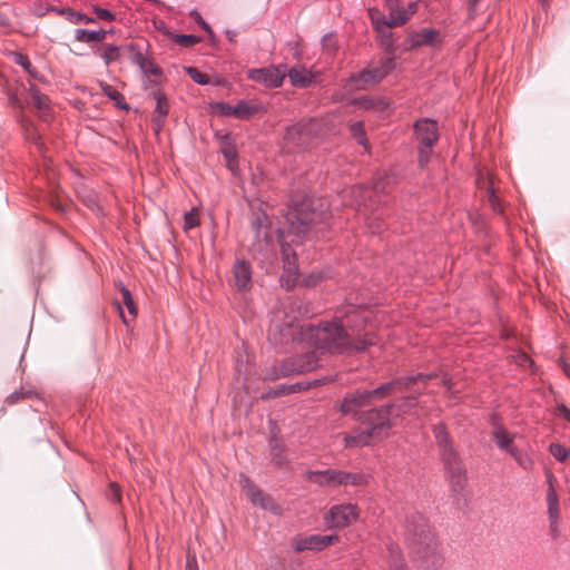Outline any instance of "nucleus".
I'll list each match as a JSON object with an SVG mask.
<instances>
[{
    "instance_id": "nucleus-28",
    "label": "nucleus",
    "mask_w": 570,
    "mask_h": 570,
    "mask_svg": "<svg viewBox=\"0 0 570 570\" xmlns=\"http://www.w3.org/2000/svg\"><path fill=\"white\" fill-rule=\"evenodd\" d=\"M397 407L401 413L414 415L417 419H422L425 415L423 407L417 405L414 396L406 397Z\"/></svg>"
},
{
    "instance_id": "nucleus-63",
    "label": "nucleus",
    "mask_w": 570,
    "mask_h": 570,
    "mask_svg": "<svg viewBox=\"0 0 570 570\" xmlns=\"http://www.w3.org/2000/svg\"><path fill=\"white\" fill-rule=\"evenodd\" d=\"M35 13L39 17L43 16L45 14V11L42 9H39L37 11H35Z\"/></svg>"
},
{
    "instance_id": "nucleus-50",
    "label": "nucleus",
    "mask_w": 570,
    "mask_h": 570,
    "mask_svg": "<svg viewBox=\"0 0 570 570\" xmlns=\"http://www.w3.org/2000/svg\"><path fill=\"white\" fill-rule=\"evenodd\" d=\"M281 250H282V256H283L284 264L287 263V262H291L293 259H296L295 258V253L291 249L289 246L282 244L281 245Z\"/></svg>"
},
{
    "instance_id": "nucleus-42",
    "label": "nucleus",
    "mask_w": 570,
    "mask_h": 570,
    "mask_svg": "<svg viewBox=\"0 0 570 570\" xmlns=\"http://www.w3.org/2000/svg\"><path fill=\"white\" fill-rule=\"evenodd\" d=\"M199 219L198 214L195 208H191L184 215V229L189 230L196 226H198Z\"/></svg>"
},
{
    "instance_id": "nucleus-16",
    "label": "nucleus",
    "mask_w": 570,
    "mask_h": 570,
    "mask_svg": "<svg viewBox=\"0 0 570 570\" xmlns=\"http://www.w3.org/2000/svg\"><path fill=\"white\" fill-rule=\"evenodd\" d=\"M214 109L220 116L236 117L238 119H248L256 111L255 107L249 106L244 100H239L235 106L227 102H216Z\"/></svg>"
},
{
    "instance_id": "nucleus-41",
    "label": "nucleus",
    "mask_w": 570,
    "mask_h": 570,
    "mask_svg": "<svg viewBox=\"0 0 570 570\" xmlns=\"http://www.w3.org/2000/svg\"><path fill=\"white\" fill-rule=\"evenodd\" d=\"M271 456L275 464L281 465L285 462L284 449L277 442L271 443Z\"/></svg>"
},
{
    "instance_id": "nucleus-11",
    "label": "nucleus",
    "mask_w": 570,
    "mask_h": 570,
    "mask_svg": "<svg viewBox=\"0 0 570 570\" xmlns=\"http://www.w3.org/2000/svg\"><path fill=\"white\" fill-rule=\"evenodd\" d=\"M286 77L285 66H269L265 68L250 69L248 71V78L255 82L262 83L268 88H277L282 86L284 78Z\"/></svg>"
},
{
    "instance_id": "nucleus-36",
    "label": "nucleus",
    "mask_w": 570,
    "mask_h": 570,
    "mask_svg": "<svg viewBox=\"0 0 570 570\" xmlns=\"http://www.w3.org/2000/svg\"><path fill=\"white\" fill-rule=\"evenodd\" d=\"M119 291H120L121 296H122V303L127 307L128 313L132 317H135L136 314H137V308H136V305L134 303V299H132L130 291L126 286H124L122 284H119Z\"/></svg>"
},
{
    "instance_id": "nucleus-21",
    "label": "nucleus",
    "mask_w": 570,
    "mask_h": 570,
    "mask_svg": "<svg viewBox=\"0 0 570 570\" xmlns=\"http://www.w3.org/2000/svg\"><path fill=\"white\" fill-rule=\"evenodd\" d=\"M28 104L38 110L39 117L47 121L49 111V99L42 95L35 86L29 89Z\"/></svg>"
},
{
    "instance_id": "nucleus-22",
    "label": "nucleus",
    "mask_w": 570,
    "mask_h": 570,
    "mask_svg": "<svg viewBox=\"0 0 570 570\" xmlns=\"http://www.w3.org/2000/svg\"><path fill=\"white\" fill-rule=\"evenodd\" d=\"M386 561L389 570H407L406 562L403 558L400 547L394 542L386 543Z\"/></svg>"
},
{
    "instance_id": "nucleus-6",
    "label": "nucleus",
    "mask_w": 570,
    "mask_h": 570,
    "mask_svg": "<svg viewBox=\"0 0 570 570\" xmlns=\"http://www.w3.org/2000/svg\"><path fill=\"white\" fill-rule=\"evenodd\" d=\"M323 219L324 214L316 210L314 202L309 199H304L301 204L295 205L287 216L292 230L297 235L307 233L311 225L321 223Z\"/></svg>"
},
{
    "instance_id": "nucleus-64",
    "label": "nucleus",
    "mask_w": 570,
    "mask_h": 570,
    "mask_svg": "<svg viewBox=\"0 0 570 570\" xmlns=\"http://www.w3.org/2000/svg\"><path fill=\"white\" fill-rule=\"evenodd\" d=\"M118 309H119V312H120V315H121V318H122L124 323H125V324H127V320L125 318V316H124V314H122V311H121V308H120V306H119V305H118Z\"/></svg>"
},
{
    "instance_id": "nucleus-58",
    "label": "nucleus",
    "mask_w": 570,
    "mask_h": 570,
    "mask_svg": "<svg viewBox=\"0 0 570 570\" xmlns=\"http://www.w3.org/2000/svg\"><path fill=\"white\" fill-rule=\"evenodd\" d=\"M278 395H281V392L277 391V389H272V390L268 391L266 397H276Z\"/></svg>"
},
{
    "instance_id": "nucleus-18",
    "label": "nucleus",
    "mask_w": 570,
    "mask_h": 570,
    "mask_svg": "<svg viewBox=\"0 0 570 570\" xmlns=\"http://www.w3.org/2000/svg\"><path fill=\"white\" fill-rule=\"evenodd\" d=\"M234 286L238 291L248 288L252 281L250 264L244 259H237L232 268Z\"/></svg>"
},
{
    "instance_id": "nucleus-35",
    "label": "nucleus",
    "mask_w": 570,
    "mask_h": 570,
    "mask_svg": "<svg viewBox=\"0 0 570 570\" xmlns=\"http://www.w3.org/2000/svg\"><path fill=\"white\" fill-rule=\"evenodd\" d=\"M309 132V128L305 124H297L294 126H291L286 130L285 139L288 141H292L293 144H298V141H295V137L299 136L302 137L305 134Z\"/></svg>"
},
{
    "instance_id": "nucleus-7",
    "label": "nucleus",
    "mask_w": 570,
    "mask_h": 570,
    "mask_svg": "<svg viewBox=\"0 0 570 570\" xmlns=\"http://www.w3.org/2000/svg\"><path fill=\"white\" fill-rule=\"evenodd\" d=\"M415 138L421 144L419 148V163L424 166L439 139L438 125L429 118L420 119L414 125Z\"/></svg>"
},
{
    "instance_id": "nucleus-46",
    "label": "nucleus",
    "mask_w": 570,
    "mask_h": 570,
    "mask_svg": "<svg viewBox=\"0 0 570 570\" xmlns=\"http://www.w3.org/2000/svg\"><path fill=\"white\" fill-rule=\"evenodd\" d=\"M189 14L204 31H206L209 36H213L214 32L210 26L203 19V17L197 10H191Z\"/></svg>"
},
{
    "instance_id": "nucleus-30",
    "label": "nucleus",
    "mask_w": 570,
    "mask_h": 570,
    "mask_svg": "<svg viewBox=\"0 0 570 570\" xmlns=\"http://www.w3.org/2000/svg\"><path fill=\"white\" fill-rule=\"evenodd\" d=\"M99 87L102 92L112 101H115L116 106L120 109H128L127 104L125 102L124 96L112 86L106 82H99Z\"/></svg>"
},
{
    "instance_id": "nucleus-43",
    "label": "nucleus",
    "mask_w": 570,
    "mask_h": 570,
    "mask_svg": "<svg viewBox=\"0 0 570 570\" xmlns=\"http://www.w3.org/2000/svg\"><path fill=\"white\" fill-rule=\"evenodd\" d=\"M510 455L518 462V464L522 469H524V470L532 469L533 461L528 455H523L518 449H515Z\"/></svg>"
},
{
    "instance_id": "nucleus-52",
    "label": "nucleus",
    "mask_w": 570,
    "mask_h": 570,
    "mask_svg": "<svg viewBox=\"0 0 570 570\" xmlns=\"http://www.w3.org/2000/svg\"><path fill=\"white\" fill-rule=\"evenodd\" d=\"M276 389H277V391L281 392V395H284V394H289V393L296 392L299 389V385L298 384H295V385H282V386L276 387Z\"/></svg>"
},
{
    "instance_id": "nucleus-60",
    "label": "nucleus",
    "mask_w": 570,
    "mask_h": 570,
    "mask_svg": "<svg viewBox=\"0 0 570 570\" xmlns=\"http://www.w3.org/2000/svg\"><path fill=\"white\" fill-rule=\"evenodd\" d=\"M374 190H375L376 193H379V191H384V186L382 185V183H381V181H376V183L374 184Z\"/></svg>"
},
{
    "instance_id": "nucleus-12",
    "label": "nucleus",
    "mask_w": 570,
    "mask_h": 570,
    "mask_svg": "<svg viewBox=\"0 0 570 570\" xmlns=\"http://www.w3.org/2000/svg\"><path fill=\"white\" fill-rule=\"evenodd\" d=\"M373 401L374 399L370 390L355 391L344 397L341 404V412L345 415H352L355 420H358L361 413L368 412L362 411V409L370 405Z\"/></svg>"
},
{
    "instance_id": "nucleus-23",
    "label": "nucleus",
    "mask_w": 570,
    "mask_h": 570,
    "mask_svg": "<svg viewBox=\"0 0 570 570\" xmlns=\"http://www.w3.org/2000/svg\"><path fill=\"white\" fill-rule=\"evenodd\" d=\"M46 11L55 12L57 14L63 16L69 22L73 24L78 23H94L95 19L90 18L86 14L77 12L70 8H57V7H48Z\"/></svg>"
},
{
    "instance_id": "nucleus-3",
    "label": "nucleus",
    "mask_w": 570,
    "mask_h": 570,
    "mask_svg": "<svg viewBox=\"0 0 570 570\" xmlns=\"http://www.w3.org/2000/svg\"><path fill=\"white\" fill-rule=\"evenodd\" d=\"M394 406V404H386L372 409L367 413H361L357 421L366 428H357L351 433L345 434V446L363 448L386 439L392 429L391 412Z\"/></svg>"
},
{
    "instance_id": "nucleus-40",
    "label": "nucleus",
    "mask_w": 570,
    "mask_h": 570,
    "mask_svg": "<svg viewBox=\"0 0 570 570\" xmlns=\"http://www.w3.org/2000/svg\"><path fill=\"white\" fill-rule=\"evenodd\" d=\"M548 481L550 484L548 493H547L548 511L549 510H559V500H558L557 492L554 491L553 485H552V475L551 474L549 475Z\"/></svg>"
},
{
    "instance_id": "nucleus-57",
    "label": "nucleus",
    "mask_w": 570,
    "mask_h": 570,
    "mask_svg": "<svg viewBox=\"0 0 570 570\" xmlns=\"http://www.w3.org/2000/svg\"><path fill=\"white\" fill-rule=\"evenodd\" d=\"M111 490L114 492V495L116 498L117 501L120 500V493H119V488L116 485V484H111Z\"/></svg>"
},
{
    "instance_id": "nucleus-25",
    "label": "nucleus",
    "mask_w": 570,
    "mask_h": 570,
    "mask_svg": "<svg viewBox=\"0 0 570 570\" xmlns=\"http://www.w3.org/2000/svg\"><path fill=\"white\" fill-rule=\"evenodd\" d=\"M337 470L311 471L307 479L321 487H335L337 480Z\"/></svg>"
},
{
    "instance_id": "nucleus-54",
    "label": "nucleus",
    "mask_w": 570,
    "mask_h": 570,
    "mask_svg": "<svg viewBox=\"0 0 570 570\" xmlns=\"http://www.w3.org/2000/svg\"><path fill=\"white\" fill-rule=\"evenodd\" d=\"M559 414L570 423V409L566 405H561L558 407Z\"/></svg>"
},
{
    "instance_id": "nucleus-56",
    "label": "nucleus",
    "mask_w": 570,
    "mask_h": 570,
    "mask_svg": "<svg viewBox=\"0 0 570 570\" xmlns=\"http://www.w3.org/2000/svg\"><path fill=\"white\" fill-rule=\"evenodd\" d=\"M255 228H256V235H257V238H261V235H263V238H264L266 242H268V238H269V237H268V233H267V230H262V229H261V226H256Z\"/></svg>"
},
{
    "instance_id": "nucleus-10",
    "label": "nucleus",
    "mask_w": 570,
    "mask_h": 570,
    "mask_svg": "<svg viewBox=\"0 0 570 570\" xmlns=\"http://www.w3.org/2000/svg\"><path fill=\"white\" fill-rule=\"evenodd\" d=\"M239 484L246 497L254 505L274 514L282 513V508L273 500V498L261 491L252 480L243 473L239 474Z\"/></svg>"
},
{
    "instance_id": "nucleus-37",
    "label": "nucleus",
    "mask_w": 570,
    "mask_h": 570,
    "mask_svg": "<svg viewBox=\"0 0 570 570\" xmlns=\"http://www.w3.org/2000/svg\"><path fill=\"white\" fill-rule=\"evenodd\" d=\"M12 56H13V61L17 65L21 66L30 76L36 77V71L32 68V65L26 55H23L21 52H13Z\"/></svg>"
},
{
    "instance_id": "nucleus-61",
    "label": "nucleus",
    "mask_w": 570,
    "mask_h": 570,
    "mask_svg": "<svg viewBox=\"0 0 570 570\" xmlns=\"http://www.w3.org/2000/svg\"><path fill=\"white\" fill-rule=\"evenodd\" d=\"M397 1L399 0H385L387 7L394 6V3H396Z\"/></svg>"
},
{
    "instance_id": "nucleus-17",
    "label": "nucleus",
    "mask_w": 570,
    "mask_h": 570,
    "mask_svg": "<svg viewBox=\"0 0 570 570\" xmlns=\"http://www.w3.org/2000/svg\"><path fill=\"white\" fill-rule=\"evenodd\" d=\"M491 438L497 446L511 454L517 448L514 445V434L510 433L502 424L498 423L495 417L492 419Z\"/></svg>"
},
{
    "instance_id": "nucleus-26",
    "label": "nucleus",
    "mask_w": 570,
    "mask_h": 570,
    "mask_svg": "<svg viewBox=\"0 0 570 570\" xmlns=\"http://www.w3.org/2000/svg\"><path fill=\"white\" fill-rule=\"evenodd\" d=\"M337 485H365L370 481V475L365 473H350L345 471H337Z\"/></svg>"
},
{
    "instance_id": "nucleus-47",
    "label": "nucleus",
    "mask_w": 570,
    "mask_h": 570,
    "mask_svg": "<svg viewBox=\"0 0 570 570\" xmlns=\"http://www.w3.org/2000/svg\"><path fill=\"white\" fill-rule=\"evenodd\" d=\"M94 12L101 20L112 21L115 19V14L112 12L100 7H95Z\"/></svg>"
},
{
    "instance_id": "nucleus-34",
    "label": "nucleus",
    "mask_w": 570,
    "mask_h": 570,
    "mask_svg": "<svg viewBox=\"0 0 570 570\" xmlns=\"http://www.w3.org/2000/svg\"><path fill=\"white\" fill-rule=\"evenodd\" d=\"M380 38V45L384 49V51L389 55V57H392L395 52L394 47V39L393 33L391 32V29H387L384 32H377Z\"/></svg>"
},
{
    "instance_id": "nucleus-59",
    "label": "nucleus",
    "mask_w": 570,
    "mask_h": 570,
    "mask_svg": "<svg viewBox=\"0 0 570 570\" xmlns=\"http://www.w3.org/2000/svg\"><path fill=\"white\" fill-rule=\"evenodd\" d=\"M442 383L444 384V386H446L450 390V387H451V380H450V377L448 375L444 374L442 376Z\"/></svg>"
},
{
    "instance_id": "nucleus-29",
    "label": "nucleus",
    "mask_w": 570,
    "mask_h": 570,
    "mask_svg": "<svg viewBox=\"0 0 570 570\" xmlns=\"http://www.w3.org/2000/svg\"><path fill=\"white\" fill-rule=\"evenodd\" d=\"M390 10V18L392 20V26L399 27L409 21V13L405 8L401 7L400 0L394 3V6L387 7Z\"/></svg>"
},
{
    "instance_id": "nucleus-8",
    "label": "nucleus",
    "mask_w": 570,
    "mask_h": 570,
    "mask_svg": "<svg viewBox=\"0 0 570 570\" xmlns=\"http://www.w3.org/2000/svg\"><path fill=\"white\" fill-rule=\"evenodd\" d=\"M436 376L438 374L434 372L428 374L417 373L414 375L402 376L390 382L383 383L376 389L370 390V392L374 401H379L391 395L395 391L407 390L411 387L412 384H415L417 382L426 383L428 381L433 380Z\"/></svg>"
},
{
    "instance_id": "nucleus-14",
    "label": "nucleus",
    "mask_w": 570,
    "mask_h": 570,
    "mask_svg": "<svg viewBox=\"0 0 570 570\" xmlns=\"http://www.w3.org/2000/svg\"><path fill=\"white\" fill-rule=\"evenodd\" d=\"M338 540L337 535H320V534H312L304 538H295L292 541L293 549L296 552H302L305 550H312V551H321L324 548L333 544Z\"/></svg>"
},
{
    "instance_id": "nucleus-24",
    "label": "nucleus",
    "mask_w": 570,
    "mask_h": 570,
    "mask_svg": "<svg viewBox=\"0 0 570 570\" xmlns=\"http://www.w3.org/2000/svg\"><path fill=\"white\" fill-rule=\"evenodd\" d=\"M352 104L356 106L358 109L374 110L380 112H383L389 108V104L384 99L372 98L367 96L356 98L352 101Z\"/></svg>"
},
{
    "instance_id": "nucleus-19",
    "label": "nucleus",
    "mask_w": 570,
    "mask_h": 570,
    "mask_svg": "<svg viewBox=\"0 0 570 570\" xmlns=\"http://www.w3.org/2000/svg\"><path fill=\"white\" fill-rule=\"evenodd\" d=\"M286 76L291 85L298 88L311 86L315 78V75L304 66H295L288 70L286 69Z\"/></svg>"
},
{
    "instance_id": "nucleus-38",
    "label": "nucleus",
    "mask_w": 570,
    "mask_h": 570,
    "mask_svg": "<svg viewBox=\"0 0 570 570\" xmlns=\"http://www.w3.org/2000/svg\"><path fill=\"white\" fill-rule=\"evenodd\" d=\"M549 451L553 458L560 462L566 461L569 456V450L559 443H551Z\"/></svg>"
},
{
    "instance_id": "nucleus-13",
    "label": "nucleus",
    "mask_w": 570,
    "mask_h": 570,
    "mask_svg": "<svg viewBox=\"0 0 570 570\" xmlns=\"http://www.w3.org/2000/svg\"><path fill=\"white\" fill-rule=\"evenodd\" d=\"M442 42L440 31L435 29H421L409 33L404 41L405 50H412L422 46L435 47Z\"/></svg>"
},
{
    "instance_id": "nucleus-9",
    "label": "nucleus",
    "mask_w": 570,
    "mask_h": 570,
    "mask_svg": "<svg viewBox=\"0 0 570 570\" xmlns=\"http://www.w3.org/2000/svg\"><path fill=\"white\" fill-rule=\"evenodd\" d=\"M358 519V508L352 503L333 505L324 517V523L328 529H343Z\"/></svg>"
},
{
    "instance_id": "nucleus-1",
    "label": "nucleus",
    "mask_w": 570,
    "mask_h": 570,
    "mask_svg": "<svg viewBox=\"0 0 570 570\" xmlns=\"http://www.w3.org/2000/svg\"><path fill=\"white\" fill-rule=\"evenodd\" d=\"M367 321L366 311L351 308L344 317L318 326L286 324L281 328L283 336L281 343L307 342L315 350L284 360L277 370L266 374L267 379L276 380L281 376L311 372L320 365L318 353L350 354L363 352L368 346L375 345L376 336L371 331H365L361 336V328H366Z\"/></svg>"
},
{
    "instance_id": "nucleus-2",
    "label": "nucleus",
    "mask_w": 570,
    "mask_h": 570,
    "mask_svg": "<svg viewBox=\"0 0 570 570\" xmlns=\"http://www.w3.org/2000/svg\"><path fill=\"white\" fill-rule=\"evenodd\" d=\"M405 542L419 570H439L444 562L425 518L412 513L405 521Z\"/></svg>"
},
{
    "instance_id": "nucleus-44",
    "label": "nucleus",
    "mask_w": 570,
    "mask_h": 570,
    "mask_svg": "<svg viewBox=\"0 0 570 570\" xmlns=\"http://www.w3.org/2000/svg\"><path fill=\"white\" fill-rule=\"evenodd\" d=\"M120 48L114 45H107L102 58L107 65L119 58Z\"/></svg>"
},
{
    "instance_id": "nucleus-55",
    "label": "nucleus",
    "mask_w": 570,
    "mask_h": 570,
    "mask_svg": "<svg viewBox=\"0 0 570 570\" xmlns=\"http://www.w3.org/2000/svg\"><path fill=\"white\" fill-rule=\"evenodd\" d=\"M405 10H407L409 19H410L416 12L417 3L416 2L409 3L407 7L405 8Z\"/></svg>"
},
{
    "instance_id": "nucleus-20",
    "label": "nucleus",
    "mask_w": 570,
    "mask_h": 570,
    "mask_svg": "<svg viewBox=\"0 0 570 570\" xmlns=\"http://www.w3.org/2000/svg\"><path fill=\"white\" fill-rule=\"evenodd\" d=\"M154 98L157 104L153 115V126L155 132L159 134L164 125V119L168 114L169 106L166 96L161 91L154 92Z\"/></svg>"
},
{
    "instance_id": "nucleus-48",
    "label": "nucleus",
    "mask_w": 570,
    "mask_h": 570,
    "mask_svg": "<svg viewBox=\"0 0 570 570\" xmlns=\"http://www.w3.org/2000/svg\"><path fill=\"white\" fill-rule=\"evenodd\" d=\"M176 40L184 47L193 46L198 41L197 38L191 35H178Z\"/></svg>"
},
{
    "instance_id": "nucleus-5",
    "label": "nucleus",
    "mask_w": 570,
    "mask_h": 570,
    "mask_svg": "<svg viewBox=\"0 0 570 570\" xmlns=\"http://www.w3.org/2000/svg\"><path fill=\"white\" fill-rule=\"evenodd\" d=\"M396 67L393 57L381 58L377 62L368 66L366 69L351 75L347 86L351 90H364L372 85L382 81Z\"/></svg>"
},
{
    "instance_id": "nucleus-15",
    "label": "nucleus",
    "mask_w": 570,
    "mask_h": 570,
    "mask_svg": "<svg viewBox=\"0 0 570 570\" xmlns=\"http://www.w3.org/2000/svg\"><path fill=\"white\" fill-rule=\"evenodd\" d=\"M127 48L130 51V61L138 66L145 76L160 77L163 75V70L146 57L138 45L131 43Z\"/></svg>"
},
{
    "instance_id": "nucleus-33",
    "label": "nucleus",
    "mask_w": 570,
    "mask_h": 570,
    "mask_svg": "<svg viewBox=\"0 0 570 570\" xmlns=\"http://www.w3.org/2000/svg\"><path fill=\"white\" fill-rule=\"evenodd\" d=\"M297 278V265L296 259L287 262L284 264V273L282 276V281L286 284L287 287H291L295 284Z\"/></svg>"
},
{
    "instance_id": "nucleus-49",
    "label": "nucleus",
    "mask_w": 570,
    "mask_h": 570,
    "mask_svg": "<svg viewBox=\"0 0 570 570\" xmlns=\"http://www.w3.org/2000/svg\"><path fill=\"white\" fill-rule=\"evenodd\" d=\"M487 196H488V199H489L493 210L501 212V207L498 202V197L495 196L494 189L492 187H489L487 189Z\"/></svg>"
},
{
    "instance_id": "nucleus-32",
    "label": "nucleus",
    "mask_w": 570,
    "mask_h": 570,
    "mask_svg": "<svg viewBox=\"0 0 570 570\" xmlns=\"http://www.w3.org/2000/svg\"><path fill=\"white\" fill-rule=\"evenodd\" d=\"M350 131L352 137L357 141V144L363 146L365 151H368V142L364 130V124L362 121H355L351 124Z\"/></svg>"
},
{
    "instance_id": "nucleus-31",
    "label": "nucleus",
    "mask_w": 570,
    "mask_h": 570,
    "mask_svg": "<svg viewBox=\"0 0 570 570\" xmlns=\"http://www.w3.org/2000/svg\"><path fill=\"white\" fill-rule=\"evenodd\" d=\"M370 16H371V21H372L373 28L376 32H384L387 29L394 28V26H392L391 18L390 17L386 18V17L380 14L376 10L370 9Z\"/></svg>"
},
{
    "instance_id": "nucleus-27",
    "label": "nucleus",
    "mask_w": 570,
    "mask_h": 570,
    "mask_svg": "<svg viewBox=\"0 0 570 570\" xmlns=\"http://www.w3.org/2000/svg\"><path fill=\"white\" fill-rule=\"evenodd\" d=\"M108 31L106 30H87V29H76L75 39L79 42L91 43V42H100L105 40Z\"/></svg>"
},
{
    "instance_id": "nucleus-62",
    "label": "nucleus",
    "mask_w": 570,
    "mask_h": 570,
    "mask_svg": "<svg viewBox=\"0 0 570 570\" xmlns=\"http://www.w3.org/2000/svg\"><path fill=\"white\" fill-rule=\"evenodd\" d=\"M564 373L570 379V366L564 367Z\"/></svg>"
},
{
    "instance_id": "nucleus-45",
    "label": "nucleus",
    "mask_w": 570,
    "mask_h": 570,
    "mask_svg": "<svg viewBox=\"0 0 570 570\" xmlns=\"http://www.w3.org/2000/svg\"><path fill=\"white\" fill-rule=\"evenodd\" d=\"M549 525L553 538L559 534V510H549Z\"/></svg>"
},
{
    "instance_id": "nucleus-4",
    "label": "nucleus",
    "mask_w": 570,
    "mask_h": 570,
    "mask_svg": "<svg viewBox=\"0 0 570 570\" xmlns=\"http://www.w3.org/2000/svg\"><path fill=\"white\" fill-rule=\"evenodd\" d=\"M433 434L436 440L445 471L454 487V490L462 489L465 483V470L458 453L454 451L452 443L450 442L445 425L443 423L433 425Z\"/></svg>"
},
{
    "instance_id": "nucleus-39",
    "label": "nucleus",
    "mask_w": 570,
    "mask_h": 570,
    "mask_svg": "<svg viewBox=\"0 0 570 570\" xmlns=\"http://www.w3.org/2000/svg\"><path fill=\"white\" fill-rule=\"evenodd\" d=\"M187 75L198 85H207L209 82V77L199 71L196 67H186L185 68Z\"/></svg>"
},
{
    "instance_id": "nucleus-53",
    "label": "nucleus",
    "mask_w": 570,
    "mask_h": 570,
    "mask_svg": "<svg viewBox=\"0 0 570 570\" xmlns=\"http://www.w3.org/2000/svg\"><path fill=\"white\" fill-rule=\"evenodd\" d=\"M26 395H27V394H26V393H22V392H13V393H11V394L8 396L7 402H8L9 404H13V403H16V402H18V401L22 400L23 397H26Z\"/></svg>"
},
{
    "instance_id": "nucleus-51",
    "label": "nucleus",
    "mask_w": 570,
    "mask_h": 570,
    "mask_svg": "<svg viewBox=\"0 0 570 570\" xmlns=\"http://www.w3.org/2000/svg\"><path fill=\"white\" fill-rule=\"evenodd\" d=\"M322 279V275L318 274H311L307 278L304 279V284L306 286H315Z\"/></svg>"
}]
</instances>
